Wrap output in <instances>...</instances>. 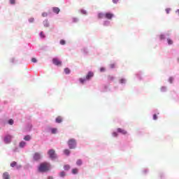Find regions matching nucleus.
I'll use <instances>...</instances> for the list:
<instances>
[{
    "label": "nucleus",
    "mask_w": 179,
    "mask_h": 179,
    "mask_svg": "<svg viewBox=\"0 0 179 179\" xmlns=\"http://www.w3.org/2000/svg\"><path fill=\"white\" fill-rule=\"evenodd\" d=\"M176 13H178V15H179V9H178V10H176Z\"/></svg>",
    "instance_id": "nucleus-46"
},
{
    "label": "nucleus",
    "mask_w": 179,
    "mask_h": 179,
    "mask_svg": "<svg viewBox=\"0 0 179 179\" xmlns=\"http://www.w3.org/2000/svg\"><path fill=\"white\" fill-rule=\"evenodd\" d=\"M41 37H42V38H44V37H45L44 33L41 32Z\"/></svg>",
    "instance_id": "nucleus-41"
},
{
    "label": "nucleus",
    "mask_w": 179,
    "mask_h": 179,
    "mask_svg": "<svg viewBox=\"0 0 179 179\" xmlns=\"http://www.w3.org/2000/svg\"><path fill=\"white\" fill-rule=\"evenodd\" d=\"M73 22H78V18H73Z\"/></svg>",
    "instance_id": "nucleus-43"
},
{
    "label": "nucleus",
    "mask_w": 179,
    "mask_h": 179,
    "mask_svg": "<svg viewBox=\"0 0 179 179\" xmlns=\"http://www.w3.org/2000/svg\"><path fill=\"white\" fill-rule=\"evenodd\" d=\"M117 132H120V134H122V135H127V131L121 129V128H118L117 129Z\"/></svg>",
    "instance_id": "nucleus-10"
},
{
    "label": "nucleus",
    "mask_w": 179,
    "mask_h": 179,
    "mask_svg": "<svg viewBox=\"0 0 179 179\" xmlns=\"http://www.w3.org/2000/svg\"><path fill=\"white\" fill-rule=\"evenodd\" d=\"M94 75V74L93 73V72L90 71V72H88L87 75L86 76L85 79L89 80V79H90L91 78H93Z\"/></svg>",
    "instance_id": "nucleus-8"
},
{
    "label": "nucleus",
    "mask_w": 179,
    "mask_h": 179,
    "mask_svg": "<svg viewBox=\"0 0 179 179\" xmlns=\"http://www.w3.org/2000/svg\"><path fill=\"white\" fill-rule=\"evenodd\" d=\"M167 41L169 45H171L173 44V40H171V38H168Z\"/></svg>",
    "instance_id": "nucleus-24"
},
{
    "label": "nucleus",
    "mask_w": 179,
    "mask_h": 179,
    "mask_svg": "<svg viewBox=\"0 0 179 179\" xmlns=\"http://www.w3.org/2000/svg\"><path fill=\"white\" fill-rule=\"evenodd\" d=\"M80 12L82 15H87V12L85 10H81Z\"/></svg>",
    "instance_id": "nucleus-27"
},
{
    "label": "nucleus",
    "mask_w": 179,
    "mask_h": 179,
    "mask_svg": "<svg viewBox=\"0 0 179 179\" xmlns=\"http://www.w3.org/2000/svg\"><path fill=\"white\" fill-rule=\"evenodd\" d=\"M105 17L106 19H108L109 20H111V19H113V17H114V14H113L111 13H106L105 14Z\"/></svg>",
    "instance_id": "nucleus-7"
},
{
    "label": "nucleus",
    "mask_w": 179,
    "mask_h": 179,
    "mask_svg": "<svg viewBox=\"0 0 179 179\" xmlns=\"http://www.w3.org/2000/svg\"><path fill=\"white\" fill-rule=\"evenodd\" d=\"M169 80H171V83H172L171 81L173 80V78H170Z\"/></svg>",
    "instance_id": "nucleus-47"
},
{
    "label": "nucleus",
    "mask_w": 179,
    "mask_h": 179,
    "mask_svg": "<svg viewBox=\"0 0 179 179\" xmlns=\"http://www.w3.org/2000/svg\"><path fill=\"white\" fill-rule=\"evenodd\" d=\"M108 80H110V82H113V80H114V76H108Z\"/></svg>",
    "instance_id": "nucleus-19"
},
{
    "label": "nucleus",
    "mask_w": 179,
    "mask_h": 179,
    "mask_svg": "<svg viewBox=\"0 0 179 179\" xmlns=\"http://www.w3.org/2000/svg\"><path fill=\"white\" fill-rule=\"evenodd\" d=\"M110 67L113 69L115 68V64H112L110 65Z\"/></svg>",
    "instance_id": "nucleus-32"
},
{
    "label": "nucleus",
    "mask_w": 179,
    "mask_h": 179,
    "mask_svg": "<svg viewBox=\"0 0 179 179\" xmlns=\"http://www.w3.org/2000/svg\"><path fill=\"white\" fill-rule=\"evenodd\" d=\"M170 10H171V9H170V8H166V13H167V14L170 13Z\"/></svg>",
    "instance_id": "nucleus-34"
},
{
    "label": "nucleus",
    "mask_w": 179,
    "mask_h": 179,
    "mask_svg": "<svg viewBox=\"0 0 179 179\" xmlns=\"http://www.w3.org/2000/svg\"><path fill=\"white\" fill-rule=\"evenodd\" d=\"M60 177H65L66 176V173H65V171H62L59 173Z\"/></svg>",
    "instance_id": "nucleus-21"
},
{
    "label": "nucleus",
    "mask_w": 179,
    "mask_h": 179,
    "mask_svg": "<svg viewBox=\"0 0 179 179\" xmlns=\"http://www.w3.org/2000/svg\"><path fill=\"white\" fill-rule=\"evenodd\" d=\"M60 44H61L62 45H65V44H66L65 41L61 40V41H60Z\"/></svg>",
    "instance_id": "nucleus-30"
},
{
    "label": "nucleus",
    "mask_w": 179,
    "mask_h": 179,
    "mask_svg": "<svg viewBox=\"0 0 179 179\" xmlns=\"http://www.w3.org/2000/svg\"><path fill=\"white\" fill-rule=\"evenodd\" d=\"M30 139H31V136H29V135L25 136L24 137V141H30Z\"/></svg>",
    "instance_id": "nucleus-18"
},
{
    "label": "nucleus",
    "mask_w": 179,
    "mask_h": 179,
    "mask_svg": "<svg viewBox=\"0 0 179 179\" xmlns=\"http://www.w3.org/2000/svg\"><path fill=\"white\" fill-rule=\"evenodd\" d=\"M48 153L50 159H55V157H57V155L55 154V150H50Z\"/></svg>",
    "instance_id": "nucleus-4"
},
{
    "label": "nucleus",
    "mask_w": 179,
    "mask_h": 179,
    "mask_svg": "<svg viewBox=\"0 0 179 179\" xmlns=\"http://www.w3.org/2000/svg\"><path fill=\"white\" fill-rule=\"evenodd\" d=\"M159 38L160 40H164V35H160Z\"/></svg>",
    "instance_id": "nucleus-35"
},
{
    "label": "nucleus",
    "mask_w": 179,
    "mask_h": 179,
    "mask_svg": "<svg viewBox=\"0 0 179 179\" xmlns=\"http://www.w3.org/2000/svg\"><path fill=\"white\" fill-rule=\"evenodd\" d=\"M64 155H66V156H69V155H71V151L68 149H66L64 150Z\"/></svg>",
    "instance_id": "nucleus-13"
},
{
    "label": "nucleus",
    "mask_w": 179,
    "mask_h": 179,
    "mask_svg": "<svg viewBox=\"0 0 179 179\" xmlns=\"http://www.w3.org/2000/svg\"><path fill=\"white\" fill-rule=\"evenodd\" d=\"M3 179H10V176H9V173L8 172H5L3 173Z\"/></svg>",
    "instance_id": "nucleus-9"
},
{
    "label": "nucleus",
    "mask_w": 179,
    "mask_h": 179,
    "mask_svg": "<svg viewBox=\"0 0 179 179\" xmlns=\"http://www.w3.org/2000/svg\"><path fill=\"white\" fill-rule=\"evenodd\" d=\"M20 167H22V166H20V165L17 166V169H20Z\"/></svg>",
    "instance_id": "nucleus-45"
},
{
    "label": "nucleus",
    "mask_w": 179,
    "mask_h": 179,
    "mask_svg": "<svg viewBox=\"0 0 179 179\" xmlns=\"http://www.w3.org/2000/svg\"><path fill=\"white\" fill-rule=\"evenodd\" d=\"M78 169H72V173L73 174H78Z\"/></svg>",
    "instance_id": "nucleus-20"
},
{
    "label": "nucleus",
    "mask_w": 179,
    "mask_h": 179,
    "mask_svg": "<svg viewBox=\"0 0 179 179\" xmlns=\"http://www.w3.org/2000/svg\"><path fill=\"white\" fill-rule=\"evenodd\" d=\"M120 83H125V80L123 79V78H122V79L120 80Z\"/></svg>",
    "instance_id": "nucleus-40"
},
{
    "label": "nucleus",
    "mask_w": 179,
    "mask_h": 179,
    "mask_svg": "<svg viewBox=\"0 0 179 179\" xmlns=\"http://www.w3.org/2000/svg\"><path fill=\"white\" fill-rule=\"evenodd\" d=\"M33 159L34 160H35V162H38V160L41 159V155L40 154V152H35L34 154Z\"/></svg>",
    "instance_id": "nucleus-5"
},
{
    "label": "nucleus",
    "mask_w": 179,
    "mask_h": 179,
    "mask_svg": "<svg viewBox=\"0 0 179 179\" xmlns=\"http://www.w3.org/2000/svg\"><path fill=\"white\" fill-rule=\"evenodd\" d=\"M52 62L54 65H56L57 66H61V65H62V62L58 59V58H53Z\"/></svg>",
    "instance_id": "nucleus-3"
},
{
    "label": "nucleus",
    "mask_w": 179,
    "mask_h": 179,
    "mask_svg": "<svg viewBox=\"0 0 179 179\" xmlns=\"http://www.w3.org/2000/svg\"><path fill=\"white\" fill-rule=\"evenodd\" d=\"M48 179H54V178H52V176H49Z\"/></svg>",
    "instance_id": "nucleus-44"
},
{
    "label": "nucleus",
    "mask_w": 179,
    "mask_h": 179,
    "mask_svg": "<svg viewBox=\"0 0 179 179\" xmlns=\"http://www.w3.org/2000/svg\"><path fill=\"white\" fill-rule=\"evenodd\" d=\"M69 149H76V140L71 138L67 142Z\"/></svg>",
    "instance_id": "nucleus-2"
},
{
    "label": "nucleus",
    "mask_w": 179,
    "mask_h": 179,
    "mask_svg": "<svg viewBox=\"0 0 179 179\" xmlns=\"http://www.w3.org/2000/svg\"><path fill=\"white\" fill-rule=\"evenodd\" d=\"M113 3H118V0H113Z\"/></svg>",
    "instance_id": "nucleus-42"
},
{
    "label": "nucleus",
    "mask_w": 179,
    "mask_h": 179,
    "mask_svg": "<svg viewBox=\"0 0 179 179\" xmlns=\"http://www.w3.org/2000/svg\"><path fill=\"white\" fill-rule=\"evenodd\" d=\"M103 17H105V14L102 13H99L98 14V18L99 19H103Z\"/></svg>",
    "instance_id": "nucleus-14"
},
{
    "label": "nucleus",
    "mask_w": 179,
    "mask_h": 179,
    "mask_svg": "<svg viewBox=\"0 0 179 179\" xmlns=\"http://www.w3.org/2000/svg\"><path fill=\"white\" fill-rule=\"evenodd\" d=\"M31 62H37V59L34 57V58L31 59Z\"/></svg>",
    "instance_id": "nucleus-33"
},
{
    "label": "nucleus",
    "mask_w": 179,
    "mask_h": 179,
    "mask_svg": "<svg viewBox=\"0 0 179 179\" xmlns=\"http://www.w3.org/2000/svg\"><path fill=\"white\" fill-rule=\"evenodd\" d=\"M76 164L77 166H82V160L80 159L77 160Z\"/></svg>",
    "instance_id": "nucleus-22"
},
{
    "label": "nucleus",
    "mask_w": 179,
    "mask_h": 179,
    "mask_svg": "<svg viewBox=\"0 0 179 179\" xmlns=\"http://www.w3.org/2000/svg\"><path fill=\"white\" fill-rule=\"evenodd\" d=\"M178 61H179V59H178Z\"/></svg>",
    "instance_id": "nucleus-49"
},
{
    "label": "nucleus",
    "mask_w": 179,
    "mask_h": 179,
    "mask_svg": "<svg viewBox=\"0 0 179 179\" xmlns=\"http://www.w3.org/2000/svg\"><path fill=\"white\" fill-rule=\"evenodd\" d=\"M46 27H48V24H46Z\"/></svg>",
    "instance_id": "nucleus-48"
},
{
    "label": "nucleus",
    "mask_w": 179,
    "mask_h": 179,
    "mask_svg": "<svg viewBox=\"0 0 179 179\" xmlns=\"http://www.w3.org/2000/svg\"><path fill=\"white\" fill-rule=\"evenodd\" d=\"M10 5H15L16 3V0H10Z\"/></svg>",
    "instance_id": "nucleus-26"
},
{
    "label": "nucleus",
    "mask_w": 179,
    "mask_h": 179,
    "mask_svg": "<svg viewBox=\"0 0 179 179\" xmlns=\"http://www.w3.org/2000/svg\"><path fill=\"white\" fill-rule=\"evenodd\" d=\"M42 16L43 17H47V16H48V14L47 13H43Z\"/></svg>",
    "instance_id": "nucleus-29"
},
{
    "label": "nucleus",
    "mask_w": 179,
    "mask_h": 179,
    "mask_svg": "<svg viewBox=\"0 0 179 179\" xmlns=\"http://www.w3.org/2000/svg\"><path fill=\"white\" fill-rule=\"evenodd\" d=\"M52 10H53L54 13H57L58 15L61 10H59V8H58V7H54L52 8Z\"/></svg>",
    "instance_id": "nucleus-11"
},
{
    "label": "nucleus",
    "mask_w": 179,
    "mask_h": 179,
    "mask_svg": "<svg viewBox=\"0 0 179 179\" xmlns=\"http://www.w3.org/2000/svg\"><path fill=\"white\" fill-rule=\"evenodd\" d=\"M29 21L30 22V23H33V22H34V18H30Z\"/></svg>",
    "instance_id": "nucleus-37"
},
{
    "label": "nucleus",
    "mask_w": 179,
    "mask_h": 179,
    "mask_svg": "<svg viewBox=\"0 0 179 179\" xmlns=\"http://www.w3.org/2000/svg\"><path fill=\"white\" fill-rule=\"evenodd\" d=\"M71 169V166L66 164V165H64V169L66 171H68V170H69Z\"/></svg>",
    "instance_id": "nucleus-17"
},
{
    "label": "nucleus",
    "mask_w": 179,
    "mask_h": 179,
    "mask_svg": "<svg viewBox=\"0 0 179 179\" xmlns=\"http://www.w3.org/2000/svg\"><path fill=\"white\" fill-rule=\"evenodd\" d=\"M55 121H56V122H57V124H61V122H62V117L58 116L56 118Z\"/></svg>",
    "instance_id": "nucleus-12"
},
{
    "label": "nucleus",
    "mask_w": 179,
    "mask_h": 179,
    "mask_svg": "<svg viewBox=\"0 0 179 179\" xmlns=\"http://www.w3.org/2000/svg\"><path fill=\"white\" fill-rule=\"evenodd\" d=\"M8 124H9L10 125H13V120H12V119L9 120H8Z\"/></svg>",
    "instance_id": "nucleus-28"
},
{
    "label": "nucleus",
    "mask_w": 179,
    "mask_h": 179,
    "mask_svg": "<svg viewBox=\"0 0 179 179\" xmlns=\"http://www.w3.org/2000/svg\"><path fill=\"white\" fill-rule=\"evenodd\" d=\"M100 71H101V72H104V71H106V69L104 67H101L100 69Z\"/></svg>",
    "instance_id": "nucleus-38"
},
{
    "label": "nucleus",
    "mask_w": 179,
    "mask_h": 179,
    "mask_svg": "<svg viewBox=\"0 0 179 179\" xmlns=\"http://www.w3.org/2000/svg\"><path fill=\"white\" fill-rule=\"evenodd\" d=\"M17 163L16 162H13L10 164V167H15V166H17Z\"/></svg>",
    "instance_id": "nucleus-23"
},
{
    "label": "nucleus",
    "mask_w": 179,
    "mask_h": 179,
    "mask_svg": "<svg viewBox=\"0 0 179 179\" xmlns=\"http://www.w3.org/2000/svg\"><path fill=\"white\" fill-rule=\"evenodd\" d=\"M113 136H118V134H117V132H113Z\"/></svg>",
    "instance_id": "nucleus-39"
},
{
    "label": "nucleus",
    "mask_w": 179,
    "mask_h": 179,
    "mask_svg": "<svg viewBox=\"0 0 179 179\" xmlns=\"http://www.w3.org/2000/svg\"><path fill=\"white\" fill-rule=\"evenodd\" d=\"M57 128L51 129L52 134H57Z\"/></svg>",
    "instance_id": "nucleus-25"
},
{
    "label": "nucleus",
    "mask_w": 179,
    "mask_h": 179,
    "mask_svg": "<svg viewBox=\"0 0 179 179\" xmlns=\"http://www.w3.org/2000/svg\"><path fill=\"white\" fill-rule=\"evenodd\" d=\"M26 146V142L22 141L20 143V148H24Z\"/></svg>",
    "instance_id": "nucleus-16"
},
{
    "label": "nucleus",
    "mask_w": 179,
    "mask_h": 179,
    "mask_svg": "<svg viewBox=\"0 0 179 179\" xmlns=\"http://www.w3.org/2000/svg\"><path fill=\"white\" fill-rule=\"evenodd\" d=\"M4 142L5 143H10L12 142V136L10 135H7L4 137Z\"/></svg>",
    "instance_id": "nucleus-6"
},
{
    "label": "nucleus",
    "mask_w": 179,
    "mask_h": 179,
    "mask_svg": "<svg viewBox=\"0 0 179 179\" xmlns=\"http://www.w3.org/2000/svg\"><path fill=\"white\" fill-rule=\"evenodd\" d=\"M85 80H86V79L80 78V83H85Z\"/></svg>",
    "instance_id": "nucleus-31"
},
{
    "label": "nucleus",
    "mask_w": 179,
    "mask_h": 179,
    "mask_svg": "<svg viewBox=\"0 0 179 179\" xmlns=\"http://www.w3.org/2000/svg\"><path fill=\"white\" fill-rule=\"evenodd\" d=\"M153 120H157V115L155 114L153 115Z\"/></svg>",
    "instance_id": "nucleus-36"
},
{
    "label": "nucleus",
    "mask_w": 179,
    "mask_h": 179,
    "mask_svg": "<svg viewBox=\"0 0 179 179\" xmlns=\"http://www.w3.org/2000/svg\"><path fill=\"white\" fill-rule=\"evenodd\" d=\"M50 169H51V165L48 162H43L40 164L38 167V171L41 173H45L46 171H49Z\"/></svg>",
    "instance_id": "nucleus-1"
},
{
    "label": "nucleus",
    "mask_w": 179,
    "mask_h": 179,
    "mask_svg": "<svg viewBox=\"0 0 179 179\" xmlns=\"http://www.w3.org/2000/svg\"><path fill=\"white\" fill-rule=\"evenodd\" d=\"M64 72L66 75H69V73H71V70L69 69V68H66L64 69Z\"/></svg>",
    "instance_id": "nucleus-15"
}]
</instances>
